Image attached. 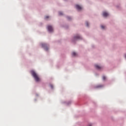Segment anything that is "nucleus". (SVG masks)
Returning <instances> with one entry per match:
<instances>
[{
	"mask_svg": "<svg viewBox=\"0 0 126 126\" xmlns=\"http://www.w3.org/2000/svg\"><path fill=\"white\" fill-rule=\"evenodd\" d=\"M101 87H103V85H97L96 87V88H101Z\"/></svg>",
	"mask_w": 126,
	"mask_h": 126,
	"instance_id": "obj_9",
	"label": "nucleus"
},
{
	"mask_svg": "<svg viewBox=\"0 0 126 126\" xmlns=\"http://www.w3.org/2000/svg\"><path fill=\"white\" fill-rule=\"evenodd\" d=\"M41 46L42 48H44L45 51H48L49 50V47H48V45L46 43H42Z\"/></svg>",
	"mask_w": 126,
	"mask_h": 126,
	"instance_id": "obj_2",
	"label": "nucleus"
},
{
	"mask_svg": "<svg viewBox=\"0 0 126 126\" xmlns=\"http://www.w3.org/2000/svg\"><path fill=\"white\" fill-rule=\"evenodd\" d=\"M72 56L73 57H76L77 56V54H76V53H75V52H73L72 53Z\"/></svg>",
	"mask_w": 126,
	"mask_h": 126,
	"instance_id": "obj_8",
	"label": "nucleus"
},
{
	"mask_svg": "<svg viewBox=\"0 0 126 126\" xmlns=\"http://www.w3.org/2000/svg\"><path fill=\"white\" fill-rule=\"evenodd\" d=\"M76 8H77L78 10H81V9H82V7L79 5H76Z\"/></svg>",
	"mask_w": 126,
	"mask_h": 126,
	"instance_id": "obj_5",
	"label": "nucleus"
},
{
	"mask_svg": "<svg viewBox=\"0 0 126 126\" xmlns=\"http://www.w3.org/2000/svg\"><path fill=\"white\" fill-rule=\"evenodd\" d=\"M106 27L105 26H103V25H101V29H105V28Z\"/></svg>",
	"mask_w": 126,
	"mask_h": 126,
	"instance_id": "obj_11",
	"label": "nucleus"
},
{
	"mask_svg": "<svg viewBox=\"0 0 126 126\" xmlns=\"http://www.w3.org/2000/svg\"><path fill=\"white\" fill-rule=\"evenodd\" d=\"M59 15H63V12H59Z\"/></svg>",
	"mask_w": 126,
	"mask_h": 126,
	"instance_id": "obj_12",
	"label": "nucleus"
},
{
	"mask_svg": "<svg viewBox=\"0 0 126 126\" xmlns=\"http://www.w3.org/2000/svg\"><path fill=\"white\" fill-rule=\"evenodd\" d=\"M51 88H54V87L53 86V85H50Z\"/></svg>",
	"mask_w": 126,
	"mask_h": 126,
	"instance_id": "obj_16",
	"label": "nucleus"
},
{
	"mask_svg": "<svg viewBox=\"0 0 126 126\" xmlns=\"http://www.w3.org/2000/svg\"><path fill=\"white\" fill-rule=\"evenodd\" d=\"M125 58H126V54H125Z\"/></svg>",
	"mask_w": 126,
	"mask_h": 126,
	"instance_id": "obj_17",
	"label": "nucleus"
},
{
	"mask_svg": "<svg viewBox=\"0 0 126 126\" xmlns=\"http://www.w3.org/2000/svg\"><path fill=\"white\" fill-rule=\"evenodd\" d=\"M31 74L32 75L33 77H34L35 81L36 82H39L41 81V79L39 77V76L36 73V72L33 70L31 71Z\"/></svg>",
	"mask_w": 126,
	"mask_h": 126,
	"instance_id": "obj_1",
	"label": "nucleus"
},
{
	"mask_svg": "<svg viewBox=\"0 0 126 126\" xmlns=\"http://www.w3.org/2000/svg\"><path fill=\"white\" fill-rule=\"evenodd\" d=\"M103 15L104 17H107L109 15V14L106 12H103Z\"/></svg>",
	"mask_w": 126,
	"mask_h": 126,
	"instance_id": "obj_6",
	"label": "nucleus"
},
{
	"mask_svg": "<svg viewBox=\"0 0 126 126\" xmlns=\"http://www.w3.org/2000/svg\"><path fill=\"white\" fill-rule=\"evenodd\" d=\"M67 18L68 20H70V19H71V18L70 17H67Z\"/></svg>",
	"mask_w": 126,
	"mask_h": 126,
	"instance_id": "obj_14",
	"label": "nucleus"
},
{
	"mask_svg": "<svg viewBox=\"0 0 126 126\" xmlns=\"http://www.w3.org/2000/svg\"><path fill=\"white\" fill-rule=\"evenodd\" d=\"M74 40H81L82 39V37L80 36L79 35H77L74 37Z\"/></svg>",
	"mask_w": 126,
	"mask_h": 126,
	"instance_id": "obj_3",
	"label": "nucleus"
},
{
	"mask_svg": "<svg viewBox=\"0 0 126 126\" xmlns=\"http://www.w3.org/2000/svg\"><path fill=\"white\" fill-rule=\"evenodd\" d=\"M86 25L87 27H89V23H88V22H86Z\"/></svg>",
	"mask_w": 126,
	"mask_h": 126,
	"instance_id": "obj_10",
	"label": "nucleus"
},
{
	"mask_svg": "<svg viewBox=\"0 0 126 126\" xmlns=\"http://www.w3.org/2000/svg\"><path fill=\"white\" fill-rule=\"evenodd\" d=\"M47 29L50 32H53V31H54V29L53 28V27H52V26H48L47 27Z\"/></svg>",
	"mask_w": 126,
	"mask_h": 126,
	"instance_id": "obj_4",
	"label": "nucleus"
},
{
	"mask_svg": "<svg viewBox=\"0 0 126 126\" xmlns=\"http://www.w3.org/2000/svg\"><path fill=\"white\" fill-rule=\"evenodd\" d=\"M95 68H96V69H101L102 68V67H101L97 64L95 65Z\"/></svg>",
	"mask_w": 126,
	"mask_h": 126,
	"instance_id": "obj_7",
	"label": "nucleus"
},
{
	"mask_svg": "<svg viewBox=\"0 0 126 126\" xmlns=\"http://www.w3.org/2000/svg\"><path fill=\"white\" fill-rule=\"evenodd\" d=\"M102 79H103V80H106V77H105V76H103L102 77Z\"/></svg>",
	"mask_w": 126,
	"mask_h": 126,
	"instance_id": "obj_13",
	"label": "nucleus"
},
{
	"mask_svg": "<svg viewBox=\"0 0 126 126\" xmlns=\"http://www.w3.org/2000/svg\"><path fill=\"white\" fill-rule=\"evenodd\" d=\"M47 18H49V16H46L45 17V19H47Z\"/></svg>",
	"mask_w": 126,
	"mask_h": 126,
	"instance_id": "obj_15",
	"label": "nucleus"
}]
</instances>
